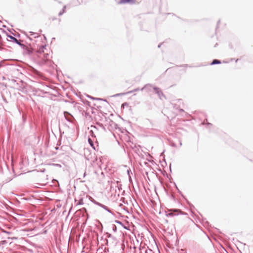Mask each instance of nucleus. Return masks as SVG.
I'll list each match as a JSON object with an SVG mask.
<instances>
[{
  "label": "nucleus",
  "instance_id": "6e6552de",
  "mask_svg": "<svg viewBox=\"0 0 253 253\" xmlns=\"http://www.w3.org/2000/svg\"><path fill=\"white\" fill-rule=\"evenodd\" d=\"M10 38L12 39H13L14 41H15L16 42H17V40L15 38H13L12 37H10Z\"/></svg>",
  "mask_w": 253,
  "mask_h": 253
},
{
  "label": "nucleus",
  "instance_id": "39448f33",
  "mask_svg": "<svg viewBox=\"0 0 253 253\" xmlns=\"http://www.w3.org/2000/svg\"><path fill=\"white\" fill-rule=\"evenodd\" d=\"M65 8H66V6H65L64 7V8H63V11H62V12H60L59 13V15H62L64 12H65Z\"/></svg>",
  "mask_w": 253,
  "mask_h": 253
},
{
  "label": "nucleus",
  "instance_id": "0eeeda50",
  "mask_svg": "<svg viewBox=\"0 0 253 253\" xmlns=\"http://www.w3.org/2000/svg\"><path fill=\"white\" fill-rule=\"evenodd\" d=\"M33 70V74H38V72L35 70L33 68H32Z\"/></svg>",
  "mask_w": 253,
  "mask_h": 253
},
{
  "label": "nucleus",
  "instance_id": "20e7f679",
  "mask_svg": "<svg viewBox=\"0 0 253 253\" xmlns=\"http://www.w3.org/2000/svg\"><path fill=\"white\" fill-rule=\"evenodd\" d=\"M88 141L89 142V143L90 144V145L92 146V147H93V141L91 140V139L90 138H88Z\"/></svg>",
  "mask_w": 253,
  "mask_h": 253
},
{
  "label": "nucleus",
  "instance_id": "423d86ee",
  "mask_svg": "<svg viewBox=\"0 0 253 253\" xmlns=\"http://www.w3.org/2000/svg\"><path fill=\"white\" fill-rule=\"evenodd\" d=\"M55 19V18L54 17H53V16H51L50 18H49V20L50 21H54V20Z\"/></svg>",
  "mask_w": 253,
  "mask_h": 253
},
{
  "label": "nucleus",
  "instance_id": "f03ea898",
  "mask_svg": "<svg viewBox=\"0 0 253 253\" xmlns=\"http://www.w3.org/2000/svg\"><path fill=\"white\" fill-rule=\"evenodd\" d=\"M134 1V0H120V3H126V2H132Z\"/></svg>",
  "mask_w": 253,
  "mask_h": 253
},
{
  "label": "nucleus",
  "instance_id": "1a4fd4ad",
  "mask_svg": "<svg viewBox=\"0 0 253 253\" xmlns=\"http://www.w3.org/2000/svg\"><path fill=\"white\" fill-rule=\"evenodd\" d=\"M173 213H172V212L169 213V216H172V215H173Z\"/></svg>",
  "mask_w": 253,
  "mask_h": 253
},
{
  "label": "nucleus",
  "instance_id": "f257e3e1",
  "mask_svg": "<svg viewBox=\"0 0 253 253\" xmlns=\"http://www.w3.org/2000/svg\"><path fill=\"white\" fill-rule=\"evenodd\" d=\"M143 89L146 91L153 90L154 92L159 96L161 99H162L163 97L165 98V96L164 95L163 92L159 88L153 87L151 85H146L144 86Z\"/></svg>",
  "mask_w": 253,
  "mask_h": 253
},
{
  "label": "nucleus",
  "instance_id": "7ed1b4c3",
  "mask_svg": "<svg viewBox=\"0 0 253 253\" xmlns=\"http://www.w3.org/2000/svg\"><path fill=\"white\" fill-rule=\"evenodd\" d=\"M221 62L219 60H218L217 59H214L213 60L212 63H211V65H214L215 64H220Z\"/></svg>",
  "mask_w": 253,
  "mask_h": 253
}]
</instances>
